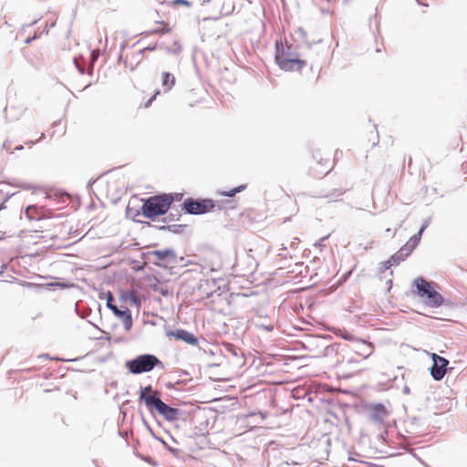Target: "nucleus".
I'll use <instances>...</instances> for the list:
<instances>
[{
	"label": "nucleus",
	"mask_w": 467,
	"mask_h": 467,
	"mask_svg": "<svg viewBox=\"0 0 467 467\" xmlns=\"http://www.w3.org/2000/svg\"><path fill=\"white\" fill-rule=\"evenodd\" d=\"M411 293L431 308H438L444 303L443 296L435 289L434 284L422 276H418L413 280Z\"/></svg>",
	"instance_id": "1"
},
{
	"label": "nucleus",
	"mask_w": 467,
	"mask_h": 467,
	"mask_svg": "<svg viewBox=\"0 0 467 467\" xmlns=\"http://www.w3.org/2000/svg\"><path fill=\"white\" fill-rule=\"evenodd\" d=\"M232 202L233 201L228 200L215 202L210 198L188 197L182 202L181 207L182 211L187 214L201 215L213 212L215 207H218V210L226 209Z\"/></svg>",
	"instance_id": "2"
},
{
	"label": "nucleus",
	"mask_w": 467,
	"mask_h": 467,
	"mask_svg": "<svg viewBox=\"0 0 467 467\" xmlns=\"http://www.w3.org/2000/svg\"><path fill=\"white\" fill-rule=\"evenodd\" d=\"M125 368L133 375L150 372L155 368L164 369V363L154 354L144 353L125 361Z\"/></svg>",
	"instance_id": "3"
},
{
	"label": "nucleus",
	"mask_w": 467,
	"mask_h": 467,
	"mask_svg": "<svg viewBox=\"0 0 467 467\" xmlns=\"http://www.w3.org/2000/svg\"><path fill=\"white\" fill-rule=\"evenodd\" d=\"M141 201L140 213L150 221H155L158 217L166 215L169 212L168 202L161 193L146 197Z\"/></svg>",
	"instance_id": "4"
},
{
	"label": "nucleus",
	"mask_w": 467,
	"mask_h": 467,
	"mask_svg": "<svg viewBox=\"0 0 467 467\" xmlns=\"http://www.w3.org/2000/svg\"><path fill=\"white\" fill-rule=\"evenodd\" d=\"M140 257L142 260L160 267H165L168 265L175 264L177 261L176 252L171 247H167L163 250L142 252Z\"/></svg>",
	"instance_id": "5"
},
{
	"label": "nucleus",
	"mask_w": 467,
	"mask_h": 467,
	"mask_svg": "<svg viewBox=\"0 0 467 467\" xmlns=\"http://www.w3.org/2000/svg\"><path fill=\"white\" fill-rule=\"evenodd\" d=\"M139 402L144 403L147 410L153 414L163 400L161 398V392L154 389L151 385H147L140 388Z\"/></svg>",
	"instance_id": "6"
},
{
	"label": "nucleus",
	"mask_w": 467,
	"mask_h": 467,
	"mask_svg": "<svg viewBox=\"0 0 467 467\" xmlns=\"http://www.w3.org/2000/svg\"><path fill=\"white\" fill-rule=\"evenodd\" d=\"M431 357L432 360V365L429 368L431 376L434 380L440 381L445 376L449 360L436 353H431Z\"/></svg>",
	"instance_id": "7"
},
{
	"label": "nucleus",
	"mask_w": 467,
	"mask_h": 467,
	"mask_svg": "<svg viewBox=\"0 0 467 467\" xmlns=\"http://www.w3.org/2000/svg\"><path fill=\"white\" fill-rule=\"evenodd\" d=\"M168 337H174L191 346H197L199 338L192 332L183 328H176L175 330H166L165 333Z\"/></svg>",
	"instance_id": "8"
},
{
	"label": "nucleus",
	"mask_w": 467,
	"mask_h": 467,
	"mask_svg": "<svg viewBox=\"0 0 467 467\" xmlns=\"http://www.w3.org/2000/svg\"><path fill=\"white\" fill-rule=\"evenodd\" d=\"M275 61L277 64L280 59L299 57V54L295 50L292 45H284L281 40L275 43Z\"/></svg>",
	"instance_id": "9"
},
{
	"label": "nucleus",
	"mask_w": 467,
	"mask_h": 467,
	"mask_svg": "<svg viewBox=\"0 0 467 467\" xmlns=\"http://www.w3.org/2000/svg\"><path fill=\"white\" fill-rule=\"evenodd\" d=\"M331 339L330 336H310L307 338V348L310 352L315 353L317 356H321L326 344Z\"/></svg>",
	"instance_id": "10"
},
{
	"label": "nucleus",
	"mask_w": 467,
	"mask_h": 467,
	"mask_svg": "<svg viewBox=\"0 0 467 467\" xmlns=\"http://www.w3.org/2000/svg\"><path fill=\"white\" fill-rule=\"evenodd\" d=\"M306 65V61L300 57L280 59L277 66L285 71H300Z\"/></svg>",
	"instance_id": "11"
},
{
	"label": "nucleus",
	"mask_w": 467,
	"mask_h": 467,
	"mask_svg": "<svg viewBox=\"0 0 467 467\" xmlns=\"http://www.w3.org/2000/svg\"><path fill=\"white\" fill-rule=\"evenodd\" d=\"M405 431L407 433L418 435L422 432L421 420L415 416H408L404 420Z\"/></svg>",
	"instance_id": "12"
},
{
	"label": "nucleus",
	"mask_w": 467,
	"mask_h": 467,
	"mask_svg": "<svg viewBox=\"0 0 467 467\" xmlns=\"http://www.w3.org/2000/svg\"><path fill=\"white\" fill-rule=\"evenodd\" d=\"M160 415H161L168 421H175L179 418L180 410L177 408H173L164 401L156 410Z\"/></svg>",
	"instance_id": "13"
},
{
	"label": "nucleus",
	"mask_w": 467,
	"mask_h": 467,
	"mask_svg": "<svg viewBox=\"0 0 467 467\" xmlns=\"http://www.w3.org/2000/svg\"><path fill=\"white\" fill-rule=\"evenodd\" d=\"M387 415H388V411H387L386 407L382 403H377V404L373 405V407L371 409V411L369 414V419L373 422L381 423V422H383L384 418Z\"/></svg>",
	"instance_id": "14"
},
{
	"label": "nucleus",
	"mask_w": 467,
	"mask_h": 467,
	"mask_svg": "<svg viewBox=\"0 0 467 467\" xmlns=\"http://www.w3.org/2000/svg\"><path fill=\"white\" fill-rule=\"evenodd\" d=\"M146 225L150 227H154L160 231L163 232H171L176 234H180L182 233L184 228L186 227V224H162V225H153L150 222L144 223Z\"/></svg>",
	"instance_id": "15"
},
{
	"label": "nucleus",
	"mask_w": 467,
	"mask_h": 467,
	"mask_svg": "<svg viewBox=\"0 0 467 467\" xmlns=\"http://www.w3.org/2000/svg\"><path fill=\"white\" fill-rule=\"evenodd\" d=\"M119 298L121 301L129 300L130 303L131 304V306H134L137 307L140 306V305H141L140 298L132 290L121 291Z\"/></svg>",
	"instance_id": "16"
},
{
	"label": "nucleus",
	"mask_w": 467,
	"mask_h": 467,
	"mask_svg": "<svg viewBox=\"0 0 467 467\" xmlns=\"http://www.w3.org/2000/svg\"><path fill=\"white\" fill-rule=\"evenodd\" d=\"M422 236V233L419 232L413 234L409 241L402 246L403 249H406L405 252L407 254H410L413 250L418 246L420 242Z\"/></svg>",
	"instance_id": "17"
},
{
	"label": "nucleus",
	"mask_w": 467,
	"mask_h": 467,
	"mask_svg": "<svg viewBox=\"0 0 467 467\" xmlns=\"http://www.w3.org/2000/svg\"><path fill=\"white\" fill-rule=\"evenodd\" d=\"M422 236V233L419 232L413 234L409 241L402 246L403 249H406L405 252L407 254H410L413 250L418 246L420 242Z\"/></svg>",
	"instance_id": "18"
},
{
	"label": "nucleus",
	"mask_w": 467,
	"mask_h": 467,
	"mask_svg": "<svg viewBox=\"0 0 467 467\" xmlns=\"http://www.w3.org/2000/svg\"><path fill=\"white\" fill-rule=\"evenodd\" d=\"M422 236V233L419 232L413 234L409 241L402 246L403 249H406L405 252L407 254H410L413 250L418 246L420 242Z\"/></svg>",
	"instance_id": "19"
},
{
	"label": "nucleus",
	"mask_w": 467,
	"mask_h": 467,
	"mask_svg": "<svg viewBox=\"0 0 467 467\" xmlns=\"http://www.w3.org/2000/svg\"><path fill=\"white\" fill-rule=\"evenodd\" d=\"M20 285L23 286H26L27 288H32V287L45 288V287L54 286V285L59 286L61 288H67V287L73 286L72 283H49V284H46V285H37L35 283L26 282V281H22Z\"/></svg>",
	"instance_id": "20"
},
{
	"label": "nucleus",
	"mask_w": 467,
	"mask_h": 467,
	"mask_svg": "<svg viewBox=\"0 0 467 467\" xmlns=\"http://www.w3.org/2000/svg\"><path fill=\"white\" fill-rule=\"evenodd\" d=\"M4 111L5 114L6 120L13 121V120L18 119L22 116V114L24 112V109H22V108L18 109V108L11 106L10 108L5 107Z\"/></svg>",
	"instance_id": "21"
},
{
	"label": "nucleus",
	"mask_w": 467,
	"mask_h": 467,
	"mask_svg": "<svg viewBox=\"0 0 467 467\" xmlns=\"http://www.w3.org/2000/svg\"><path fill=\"white\" fill-rule=\"evenodd\" d=\"M175 84V78L174 76L167 71L162 72L161 74V85L164 88L166 91L171 90V88Z\"/></svg>",
	"instance_id": "22"
},
{
	"label": "nucleus",
	"mask_w": 467,
	"mask_h": 467,
	"mask_svg": "<svg viewBox=\"0 0 467 467\" xmlns=\"http://www.w3.org/2000/svg\"><path fill=\"white\" fill-rule=\"evenodd\" d=\"M341 347L340 343H329V341L326 344L324 351L321 357H333L338 353V350Z\"/></svg>",
	"instance_id": "23"
},
{
	"label": "nucleus",
	"mask_w": 467,
	"mask_h": 467,
	"mask_svg": "<svg viewBox=\"0 0 467 467\" xmlns=\"http://www.w3.org/2000/svg\"><path fill=\"white\" fill-rule=\"evenodd\" d=\"M162 197L168 202L169 210L171 209V205L174 202H179L182 200L183 194L179 192H171V193H161Z\"/></svg>",
	"instance_id": "24"
},
{
	"label": "nucleus",
	"mask_w": 467,
	"mask_h": 467,
	"mask_svg": "<svg viewBox=\"0 0 467 467\" xmlns=\"http://www.w3.org/2000/svg\"><path fill=\"white\" fill-rule=\"evenodd\" d=\"M406 249H403L402 247L400 248L398 252H396L394 254H392L389 260L391 262V264L394 265H398L400 262L404 261L409 254L405 252Z\"/></svg>",
	"instance_id": "25"
},
{
	"label": "nucleus",
	"mask_w": 467,
	"mask_h": 467,
	"mask_svg": "<svg viewBox=\"0 0 467 467\" xmlns=\"http://www.w3.org/2000/svg\"><path fill=\"white\" fill-rule=\"evenodd\" d=\"M245 189H246V185L241 184V185H238L233 189H231V190L219 192L218 193L221 196L232 198V197L235 196V194L242 192Z\"/></svg>",
	"instance_id": "26"
},
{
	"label": "nucleus",
	"mask_w": 467,
	"mask_h": 467,
	"mask_svg": "<svg viewBox=\"0 0 467 467\" xmlns=\"http://www.w3.org/2000/svg\"><path fill=\"white\" fill-rule=\"evenodd\" d=\"M359 351L360 352L358 353L363 356V358H368L372 354L373 347L372 345L366 343L364 340H361Z\"/></svg>",
	"instance_id": "27"
},
{
	"label": "nucleus",
	"mask_w": 467,
	"mask_h": 467,
	"mask_svg": "<svg viewBox=\"0 0 467 467\" xmlns=\"http://www.w3.org/2000/svg\"><path fill=\"white\" fill-rule=\"evenodd\" d=\"M181 217H182V214H181L180 211L179 210H174V211H171L166 216L162 217L161 219V222H162L163 223L166 224V223H168L170 222L179 221Z\"/></svg>",
	"instance_id": "28"
},
{
	"label": "nucleus",
	"mask_w": 467,
	"mask_h": 467,
	"mask_svg": "<svg viewBox=\"0 0 467 467\" xmlns=\"http://www.w3.org/2000/svg\"><path fill=\"white\" fill-rule=\"evenodd\" d=\"M26 216L29 220H40L41 217L37 213V207L36 205H29L25 211Z\"/></svg>",
	"instance_id": "29"
},
{
	"label": "nucleus",
	"mask_w": 467,
	"mask_h": 467,
	"mask_svg": "<svg viewBox=\"0 0 467 467\" xmlns=\"http://www.w3.org/2000/svg\"><path fill=\"white\" fill-rule=\"evenodd\" d=\"M130 315L131 311L126 306H123L120 308H119V310L116 311V314L114 316L123 320Z\"/></svg>",
	"instance_id": "30"
},
{
	"label": "nucleus",
	"mask_w": 467,
	"mask_h": 467,
	"mask_svg": "<svg viewBox=\"0 0 467 467\" xmlns=\"http://www.w3.org/2000/svg\"><path fill=\"white\" fill-rule=\"evenodd\" d=\"M158 441H160L163 445L164 447L175 457H179L180 454H181V450L177 449V448H174V447H171L169 446L163 439L161 438H159V437H155Z\"/></svg>",
	"instance_id": "31"
},
{
	"label": "nucleus",
	"mask_w": 467,
	"mask_h": 467,
	"mask_svg": "<svg viewBox=\"0 0 467 467\" xmlns=\"http://www.w3.org/2000/svg\"><path fill=\"white\" fill-rule=\"evenodd\" d=\"M165 51L169 54L178 55L182 52V46L178 41L173 42L172 47H165Z\"/></svg>",
	"instance_id": "32"
},
{
	"label": "nucleus",
	"mask_w": 467,
	"mask_h": 467,
	"mask_svg": "<svg viewBox=\"0 0 467 467\" xmlns=\"http://www.w3.org/2000/svg\"><path fill=\"white\" fill-rule=\"evenodd\" d=\"M99 298L100 299H106V303H109V305L114 302V296H113V294L110 291H107V292L101 293L99 295Z\"/></svg>",
	"instance_id": "33"
},
{
	"label": "nucleus",
	"mask_w": 467,
	"mask_h": 467,
	"mask_svg": "<svg viewBox=\"0 0 467 467\" xmlns=\"http://www.w3.org/2000/svg\"><path fill=\"white\" fill-rule=\"evenodd\" d=\"M124 326V329L129 331L132 327V314L129 316L127 318L121 320Z\"/></svg>",
	"instance_id": "34"
},
{
	"label": "nucleus",
	"mask_w": 467,
	"mask_h": 467,
	"mask_svg": "<svg viewBox=\"0 0 467 467\" xmlns=\"http://www.w3.org/2000/svg\"><path fill=\"white\" fill-rule=\"evenodd\" d=\"M392 266H393V265H392V264H391V262L388 259V260H386V261H384V262H381V263L379 264V271H380V272H385L386 270L389 269V268H390V267H392Z\"/></svg>",
	"instance_id": "35"
},
{
	"label": "nucleus",
	"mask_w": 467,
	"mask_h": 467,
	"mask_svg": "<svg viewBox=\"0 0 467 467\" xmlns=\"http://www.w3.org/2000/svg\"><path fill=\"white\" fill-rule=\"evenodd\" d=\"M172 4L174 5H184L187 7H191L192 5V3L189 0H172Z\"/></svg>",
	"instance_id": "36"
},
{
	"label": "nucleus",
	"mask_w": 467,
	"mask_h": 467,
	"mask_svg": "<svg viewBox=\"0 0 467 467\" xmlns=\"http://www.w3.org/2000/svg\"><path fill=\"white\" fill-rule=\"evenodd\" d=\"M141 459L150 464L151 466H157V462L153 460L150 456H142Z\"/></svg>",
	"instance_id": "37"
},
{
	"label": "nucleus",
	"mask_w": 467,
	"mask_h": 467,
	"mask_svg": "<svg viewBox=\"0 0 467 467\" xmlns=\"http://www.w3.org/2000/svg\"><path fill=\"white\" fill-rule=\"evenodd\" d=\"M329 236H330V234H327V235H326V236H324V237L320 238L317 242H316V243L314 244V245H315V246H319V247H324V246H326V245H325V244H324V242H325L327 239H328V237H329Z\"/></svg>",
	"instance_id": "38"
},
{
	"label": "nucleus",
	"mask_w": 467,
	"mask_h": 467,
	"mask_svg": "<svg viewBox=\"0 0 467 467\" xmlns=\"http://www.w3.org/2000/svg\"><path fill=\"white\" fill-rule=\"evenodd\" d=\"M160 47V45L158 43H155L154 45H150L142 48V51H154Z\"/></svg>",
	"instance_id": "39"
},
{
	"label": "nucleus",
	"mask_w": 467,
	"mask_h": 467,
	"mask_svg": "<svg viewBox=\"0 0 467 467\" xmlns=\"http://www.w3.org/2000/svg\"><path fill=\"white\" fill-rule=\"evenodd\" d=\"M158 94H160V91H159V90H157V91L155 92V94H154V95H152V96H151V97L147 100V102H145L144 107H145V108L150 107V106L151 105L152 101L156 99V96H157Z\"/></svg>",
	"instance_id": "40"
},
{
	"label": "nucleus",
	"mask_w": 467,
	"mask_h": 467,
	"mask_svg": "<svg viewBox=\"0 0 467 467\" xmlns=\"http://www.w3.org/2000/svg\"><path fill=\"white\" fill-rule=\"evenodd\" d=\"M145 268V265L143 263L137 262L136 265L133 266L134 271L136 272H141Z\"/></svg>",
	"instance_id": "41"
},
{
	"label": "nucleus",
	"mask_w": 467,
	"mask_h": 467,
	"mask_svg": "<svg viewBox=\"0 0 467 467\" xmlns=\"http://www.w3.org/2000/svg\"><path fill=\"white\" fill-rule=\"evenodd\" d=\"M98 178H91L88 183H87V190L88 191L89 193H91L92 192V186L93 184L97 182Z\"/></svg>",
	"instance_id": "42"
},
{
	"label": "nucleus",
	"mask_w": 467,
	"mask_h": 467,
	"mask_svg": "<svg viewBox=\"0 0 467 467\" xmlns=\"http://www.w3.org/2000/svg\"><path fill=\"white\" fill-rule=\"evenodd\" d=\"M153 290H154V291H159V292H160V294H161V296H168L170 295V293H169L168 289H163V288H161V289H160V290H159V289H158V287H157L156 285H154V286H153Z\"/></svg>",
	"instance_id": "43"
},
{
	"label": "nucleus",
	"mask_w": 467,
	"mask_h": 467,
	"mask_svg": "<svg viewBox=\"0 0 467 467\" xmlns=\"http://www.w3.org/2000/svg\"><path fill=\"white\" fill-rule=\"evenodd\" d=\"M106 306L110 309L114 315L116 314V311L119 310V307L114 303L109 305V303H106Z\"/></svg>",
	"instance_id": "44"
},
{
	"label": "nucleus",
	"mask_w": 467,
	"mask_h": 467,
	"mask_svg": "<svg viewBox=\"0 0 467 467\" xmlns=\"http://www.w3.org/2000/svg\"><path fill=\"white\" fill-rule=\"evenodd\" d=\"M106 306L110 309L114 315L116 314V311L119 310V307L114 303L109 305V303H106Z\"/></svg>",
	"instance_id": "45"
},
{
	"label": "nucleus",
	"mask_w": 467,
	"mask_h": 467,
	"mask_svg": "<svg viewBox=\"0 0 467 467\" xmlns=\"http://www.w3.org/2000/svg\"><path fill=\"white\" fill-rule=\"evenodd\" d=\"M430 224V219L425 220L423 223L421 224L420 228L419 229V232L422 233L427 229V227Z\"/></svg>",
	"instance_id": "46"
},
{
	"label": "nucleus",
	"mask_w": 467,
	"mask_h": 467,
	"mask_svg": "<svg viewBox=\"0 0 467 467\" xmlns=\"http://www.w3.org/2000/svg\"><path fill=\"white\" fill-rule=\"evenodd\" d=\"M259 327H261L262 329L267 331V332H272L273 329H274V327L272 325H258Z\"/></svg>",
	"instance_id": "47"
},
{
	"label": "nucleus",
	"mask_w": 467,
	"mask_h": 467,
	"mask_svg": "<svg viewBox=\"0 0 467 467\" xmlns=\"http://www.w3.org/2000/svg\"><path fill=\"white\" fill-rule=\"evenodd\" d=\"M296 34L299 35V36L303 39L306 38V32L302 28V27H299L296 31Z\"/></svg>",
	"instance_id": "48"
},
{
	"label": "nucleus",
	"mask_w": 467,
	"mask_h": 467,
	"mask_svg": "<svg viewBox=\"0 0 467 467\" xmlns=\"http://www.w3.org/2000/svg\"><path fill=\"white\" fill-rule=\"evenodd\" d=\"M400 227H401V223H400V224L398 225V227H397V228H395L394 232H392L390 228H388V229H386V233H388V234H391V235H392V237H393V236H395V234H396V233H397L398 229H399V228H400Z\"/></svg>",
	"instance_id": "49"
},
{
	"label": "nucleus",
	"mask_w": 467,
	"mask_h": 467,
	"mask_svg": "<svg viewBox=\"0 0 467 467\" xmlns=\"http://www.w3.org/2000/svg\"><path fill=\"white\" fill-rule=\"evenodd\" d=\"M342 337L345 339V340H348V341H351L353 340L354 338V336L346 332L344 336H342Z\"/></svg>",
	"instance_id": "50"
},
{
	"label": "nucleus",
	"mask_w": 467,
	"mask_h": 467,
	"mask_svg": "<svg viewBox=\"0 0 467 467\" xmlns=\"http://www.w3.org/2000/svg\"><path fill=\"white\" fill-rule=\"evenodd\" d=\"M13 194H7L5 198V201L3 202L0 203V211L5 209V202L9 199L11 198Z\"/></svg>",
	"instance_id": "51"
},
{
	"label": "nucleus",
	"mask_w": 467,
	"mask_h": 467,
	"mask_svg": "<svg viewBox=\"0 0 467 467\" xmlns=\"http://www.w3.org/2000/svg\"><path fill=\"white\" fill-rule=\"evenodd\" d=\"M176 373L178 374V377L189 375V373L184 369H179Z\"/></svg>",
	"instance_id": "52"
},
{
	"label": "nucleus",
	"mask_w": 467,
	"mask_h": 467,
	"mask_svg": "<svg viewBox=\"0 0 467 467\" xmlns=\"http://www.w3.org/2000/svg\"><path fill=\"white\" fill-rule=\"evenodd\" d=\"M342 195V192L340 190H335V192L330 194V197H337ZM329 197V195H327Z\"/></svg>",
	"instance_id": "53"
},
{
	"label": "nucleus",
	"mask_w": 467,
	"mask_h": 467,
	"mask_svg": "<svg viewBox=\"0 0 467 467\" xmlns=\"http://www.w3.org/2000/svg\"><path fill=\"white\" fill-rule=\"evenodd\" d=\"M192 380V379H178L176 381V384L177 385H186L188 381Z\"/></svg>",
	"instance_id": "54"
},
{
	"label": "nucleus",
	"mask_w": 467,
	"mask_h": 467,
	"mask_svg": "<svg viewBox=\"0 0 467 467\" xmlns=\"http://www.w3.org/2000/svg\"><path fill=\"white\" fill-rule=\"evenodd\" d=\"M374 128H375V130H377V126L376 125H374ZM374 137L376 139V141H373V143H372L373 146L377 145L378 142H379V132H378V130H376V133H375Z\"/></svg>",
	"instance_id": "55"
},
{
	"label": "nucleus",
	"mask_w": 467,
	"mask_h": 467,
	"mask_svg": "<svg viewBox=\"0 0 467 467\" xmlns=\"http://www.w3.org/2000/svg\"><path fill=\"white\" fill-rule=\"evenodd\" d=\"M10 144H11V143H10L8 140H5V141H4V142H3L2 148H3V149H5V150H9V149H10Z\"/></svg>",
	"instance_id": "56"
},
{
	"label": "nucleus",
	"mask_w": 467,
	"mask_h": 467,
	"mask_svg": "<svg viewBox=\"0 0 467 467\" xmlns=\"http://www.w3.org/2000/svg\"><path fill=\"white\" fill-rule=\"evenodd\" d=\"M176 382L175 383H171V382H168L166 384V388L169 389H176Z\"/></svg>",
	"instance_id": "57"
},
{
	"label": "nucleus",
	"mask_w": 467,
	"mask_h": 467,
	"mask_svg": "<svg viewBox=\"0 0 467 467\" xmlns=\"http://www.w3.org/2000/svg\"><path fill=\"white\" fill-rule=\"evenodd\" d=\"M20 187L24 190H32L34 188V186L32 184H22L20 185Z\"/></svg>",
	"instance_id": "58"
},
{
	"label": "nucleus",
	"mask_w": 467,
	"mask_h": 467,
	"mask_svg": "<svg viewBox=\"0 0 467 467\" xmlns=\"http://www.w3.org/2000/svg\"><path fill=\"white\" fill-rule=\"evenodd\" d=\"M402 393L405 395L410 394V388L407 385L403 387Z\"/></svg>",
	"instance_id": "59"
},
{
	"label": "nucleus",
	"mask_w": 467,
	"mask_h": 467,
	"mask_svg": "<svg viewBox=\"0 0 467 467\" xmlns=\"http://www.w3.org/2000/svg\"><path fill=\"white\" fill-rule=\"evenodd\" d=\"M142 420H143V423L146 426V428L152 433V431H151L149 423L147 422V420L144 418H142Z\"/></svg>",
	"instance_id": "60"
},
{
	"label": "nucleus",
	"mask_w": 467,
	"mask_h": 467,
	"mask_svg": "<svg viewBox=\"0 0 467 467\" xmlns=\"http://www.w3.org/2000/svg\"><path fill=\"white\" fill-rule=\"evenodd\" d=\"M140 60H139V61L137 62V64H136V65H130V71L135 70V68L137 67V66H138V64L140 63Z\"/></svg>",
	"instance_id": "61"
},
{
	"label": "nucleus",
	"mask_w": 467,
	"mask_h": 467,
	"mask_svg": "<svg viewBox=\"0 0 467 467\" xmlns=\"http://www.w3.org/2000/svg\"><path fill=\"white\" fill-rule=\"evenodd\" d=\"M298 241H299V239H298V238H294V240L291 242L290 246H291V247H292V246H294L295 244H297V242H298Z\"/></svg>",
	"instance_id": "62"
},
{
	"label": "nucleus",
	"mask_w": 467,
	"mask_h": 467,
	"mask_svg": "<svg viewBox=\"0 0 467 467\" xmlns=\"http://www.w3.org/2000/svg\"><path fill=\"white\" fill-rule=\"evenodd\" d=\"M144 52H145V51H142V49H140V50L137 53V56H138L139 57H140V58H141V57H143V55H144Z\"/></svg>",
	"instance_id": "63"
},
{
	"label": "nucleus",
	"mask_w": 467,
	"mask_h": 467,
	"mask_svg": "<svg viewBox=\"0 0 467 467\" xmlns=\"http://www.w3.org/2000/svg\"><path fill=\"white\" fill-rule=\"evenodd\" d=\"M40 358H47V359H50V357L48 354H43V355H40L39 356Z\"/></svg>",
	"instance_id": "64"
}]
</instances>
